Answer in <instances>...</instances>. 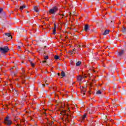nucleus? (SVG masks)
I'll return each instance as SVG.
<instances>
[{
    "instance_id": "69168bd1",
    "label": "nucleus",
    "mask_w": 126,
    "mask_h": 126,
    "mask_svg": "<svg viewBox=\"0 0 126 126\" xmlns=\"http://www.w3.org/2000/svg\"><path fill=\"white\" fill-rule=\"evenodd\" d=\"M119 88H121V87H119Z\"/></svg>"
},
{
    "instance_id": "5fc2aeb1",
    "label": "nucleus",
    "mask_w": 126,
    "mask_h": 126,
    "mask_svg": "<svg viewBox=\"0 0 126 126\" xmlns=\"http://www.w3.org/2000/svg\"><path fill=\"white\" fill-rule=\"evenodd\" d=\"M3 14H5V13L4 12H3Z\"/></svg>"
},
{
    "instance_id": "4d7b16f0",
    "label": "nucleus",
    "mask_w": 126,
    "mask_h": 126,
    "mask_svg": "<svg viewBox=\"0 0 126 126\" xmlns=\"http://www.w3.org/2000/svg\"><path fill=\"white\" fill-rule=\"evenodd\" d=\"M116 93H117V94L119 93V92H117Z\"/></svg>"
},
{
    "instance_id": "864d4df0",
    "label": "nucleus",
    "mask_w": 126,
    "mask_h": 126,
    "mask_svg": "<svg viewBox=\"0 0 126 126\" xmlns=\"http://www.w3.org/2000/svg\"><path fill=\"white\" fill-rule=\"evenodd\" d=\"M50 126H52V124H50Z\"/></svg>"
},
{
    "instance_id": "20e7f679",
    "label": "nucleus",
    "mask_w": 126,
    "mask_h": 126,
    "mask_svg": "<svg viewBox=\"0 0 126 126\" xmlns=\"http://www.w3.org/2000/svg\"><path fill=\"white\" fill-rule=\"evenodd\" d=\"M5 35L8 39H9V40H11V39H12V36L10 35V33H5Z\"/></svg>"
},
{
    "instance_id": "412c9836",
    "label": "nucleus",
    "mask_w": 126,
    "mask_h": 126,
    "mask_svg": "<svg viewBox=\"0 0 126 126\" xmlns=\"http://www.w3.org/2000/svg\"><path fill=\"white\" fill-rule=\"evenodd\" d=\"M14 94L15 95V96H18V94L17 93V92L16 91H15L14 92Z\"/></svg>"
},
{
    "instance_id": "a211bd4d",
    "label": "nucleus",
    "mask_w": 126,
    "mask_h": 126,
    "mask_svg": "<svg viewBox=\"0 0 126 126\" xmlns=\"http://www.w3.org/2000/svg\"><path fill=\"white\" fill-rule=\"evenodd\" d=\"M54 58L55 60H59V59H60V56L58 55H55Z\"/></svg>"
},
{
    "instance_id": "052dcab7",
    "label": "nucleus",
    "mask_w": 126,
    "mask_h": 126,
    "mask_svg": "<svg viewBox=\"0 0 126 126\" xmlns=\"http://www.w3.org/2000/svg\"><path fill=\"white\" fill-rule=\"evenodd\" d=\"M52 124H54V122H52Z\"/></svg>"
},
{
    "instance_id": "423d86ee",
    "label": "nucleus",
    "mask_w": 126,
    "mask_h": 126,
    "mask_svg": "<svg viewBox=\"0 0 126 126\" xmlns=\"http://www.w3.org/2000/svg\"><path fill=\"white\" fill-rule=\"evenodd\" d=\"M110 69L112 71V72L114 73L115 72L114 70H116L117 69V67H114V68H113V66L111 65L110 67Z\"/></svg>"
},
{
    "instance_id": "1a4fd4ad",
    "label": "nucleus",
    "mask_w": 126,
    "mask_h": 126,
    "mask_svg": "<svg viewBox=\"0 0 126 126\" xmlns=\"http://www.w3.org/2000/svg\"><path fill=\"white\" fill-rule=\"evenodd\" d=\"M69 117L70 118L71 116L68 115H67L66 121L67 123H70V119L69 118Z\"/></svg>"
},
{
    "instance_id": "774afa93",
    "label": "nucleus",
    "mask_w": 126,
    "mask_h": 126,
    "mask_svg": "<svg viewBox=\"0 0 126 126\" xmlns=\"http://www.w3.org/2000/svg\"><path fill=\"white\" fill-rule=\"evenodd\" d=\"M85 77H86V76H85Z\"/></svg>"
},
{
    "instance_id": "79ce46f5",
    "label": "nucleus",
    "mask_w": 126,
    "mask_h": 126,
    "mask_svg": "<svg viewBox=\"0 0 126 126\" xmlns=\"http://www.w3.org/2000/svg\"><path fill=\"white\" fill-rule=\"evenodd\" d=\"M119 81H120V82H121V83L123 82L121 81V79L119 80Z\"/></svg>"
},
{
    "instance_id": "ddd939ff",
    "label": "nucleus",
    "mask_w": 126,
    "mask_h": 126,
    "mask_svg": "<svg viewBox=\"0 0 126 126\" xmlns=\"http://www.w3.org/2000/svg\"><path fill=\"white\" fill-rule=\"evenodd\" d=\"M122 32L123 33H124V34H126V28L125 27H123V28H122Z\"/></svg>"
},
{
    "instance_id": "6e6d98bb",
    "label": "nucleus",
    "mask_w": 126,
    "mask_h": 126,
    "mask_svg": "<svg viewBox=\"0 0 126 126\" xmlns=\"http://www.w3.org/2000/svg\"><path fill=\"white\" fill-rule=\"evenodd\" d=\"M47 85H49V84H46Z\"/></svg>"
},
{
    "instance_id": "0eeeda50",
    "label": "nucleus",
    "mask_w": 126,
    "mask_h": 126,
    "mask_svg": "<svg viewBox=\"0 0 126 126\" xmlns=\"http://www.w3.org/2000/svg\"><path fill=\"white\" fill-rule=\"evenodd\" d=\"M124 53H125V51L122 49L121 51L118 53V57H122L124 55Z\"/></svg>"
},
{
    "instance_id": "3c124183",
    "label": "nucleus",
    "mask_w": 126,
    "mask_h": 126,
    "mask_svg": "<svg viewBox=\"0 0 126 126\" xmlns=\"http://www.w3.org/2000/svg\"><path fill=\"white\" fill-rule=\"evenodd\" d=\"M120 36H121V35H118V37H119V36L120 37Z\"/></svg>"
},
{
    "instance_id": "9b49d317",
    "label": "nucleus",
    "mask_w": 126,
    "mask_h": 126,
    "mask_svg": "<svg viewBox=\"0 0 126 126\" xmlns=\"http://www.w3.org/2000/svg\"><path fill=\"white\" fill-rule=\"evenodd\" d=\"M11 73L12 76H15V75H16V74L17 73V72L16 70L15 72H14V71H11Z\"/></svg>"
},
{
    "instance_id": "bb28decb",
    "label": "nucleus",
    "mask_w": 126,
    "mask_h": 126,
    "mask_svg": "<svg viewBox=\"0 0 126 126\" xmlns=\"http://www.w3.org/2000/svg\"><path fill=\"white\" fill-rule=\"evenodd\" d=\"M126 90H124V92H123L122 94H123V95H125V94H126Z\"/></svg>"
},
{
    "instance_id": "39448f33",
    "label": "nucleus",
    "mask_w": 126,
    "mask_h": 126,
    "mask_svg": "<svg viewBox=\"0 0 126 126\" xmlns=\"http://www.w3.org/2000/svg\"><path fill=\"white\" fill-rule=\"evenodd\" d=\"M33 9L34 11L37 12L38 14H39V6H35L33 7Z\"/></svg>"
},
{
    "instance_id": "f8f14e48",
    "label": "nucleus",
    "mask_w": 126,
    "mask_h": 126,
    "mask_svg": "<svg viewBox=\"0 0 126 126\" xmlns=\"http://www.w3.org/2000/svg\"><path fill=\"white\" fill-rule=\"evenodd\" d=\"M24 8H26V6L25 5H23V6H21L20 7V10H21V11L23 10Z\"/></svg>"
},
{
    "instance_id": "8fccbe9b",
    "label": "nucleus",
    "mask_w": 126,
    "mask_h": 126,
    "mask_svg": "<svg viewBox=\"0 0 126 126\" xmlns=\"http://www.w3.org/2000/svg\"><path fill=\"white\" fill-rule=\"evenodd\" d=\"M120 36H121V35H118V37H119V36L120 37Z\"/></svg>"
},
{
    "instance_id": "473e14b6",
    "label": "nucleus",
    "mask_w": 126,
    "mask_h": 126,
    "mask_svg": "<svg viewBox=\"0 0 126 126\" xmlns=\"http://www.w3.org/2000/svg\"><path fill=\"white\" fill-rule=\"evenodd\" d=\"M18 50H20L21 48L20 47V46H18Z\"/></svg>"
},
{
    "instance_id": "09e8293b",
    "label": "nucleus",
    "mask_w": 126,
    "mask_h": 126,
    "mask_svg": "<svg viewBox=\"0 0 126 126\" xmlns=\"http://www.w3.org/2000/svg\"><path fill=\"white\" fill-rule=\"evenodd\" d=\"M27 13H29V11H28L27 12Z\"/></svg>"
},
{
    "instance_id": "e2e57ef3",
    "label": "nucleus",
    "mask_w": 126,
    "mask_h": 126,
    "mask_svg": "<svg viewBox=\"0 0 126 126\" xmlns=\"http://www.w3.org/2000/svg\"><path fill=\"white\" fill-rule=\"evenodd\" d=\"M46 73H48V71H46Z\"/></svg>"
},
{
    "instance_id": "aec40b11",
    "label": "nucleus",
    "mask_w": 126,
    "mask_h": 126,
    "mask_svg": "<svg viewBox=\"0 0 126 126\" xmlns=\"http://www.w3.org/2000/svg\"><path fill=\"white\" fill-rule=\"evenodd\" d=\"M56 33H57V30H56V29H54L53 34L55 35V34H56Z\"/></svg>"
},
{
    "instance_id": "c03bdc74",
    "label": "nucleus",
    "mask_w": 126,
    "mask_h": 126,
    "mask_svg": "<svg viewBox=\"0 0 126 126\" xmlns=\"http://www.w3.org/2000/svg\"><path fill=\"white\" fill-rule=\"evenodd\" d=\"M45 83H47V80H45Z\"/></svg>"
},
{
    "instance_id": "2eb2a0df",
    "label": "nucleus",
    "mask_w": 126,
    "mask_h": 126,
    "mask_svg": "<svg viewBox=\"0 0 126 126\" xmlns=\"http://www.w3.org/2000/svg\"><path fill=\"white\" fill-rule=\"evenodd\" d=\"M75 52H76V49L74 48V49H73V50L70 52L71 55H72V54H75Z\"/></svg>"
},
{
    "instance_id": "dca6fc26",
    "label": "nucleus",
    "mask_w": 126,
    "mask_h": 126,
    "mask_svg": "<svg viewBox=\"0 0 126 126\" xmlns=\"http://www.w3.org/2000/svg\"><path fill=\"white\" fill-rule=\"evenodd\" d=\"M61 75L63 77H64L65 76V73H64L63 71H62Z\"/></svg>"
},
{
    "instance_id": "f257e3e1",
    "label": "nucleus",
    "mask_w": 126,
    "mask_h": 126,
    "mask_svg": "<svg viewBox=\"0 0 126 126\" xmlns=\"http://www.w3.org/2000/svg\"><path fill=\"white\" fill-rule=\"evenodd\" d=\"M9 51V48L7 46H4L3 47H0V51L2 54H6L7 52Z\"/></svg>"
},
{
    "instance_id": "393cba45",
    "label": "nucleus",
    "mask_w": 126,
    "mask_h": 126,
    "mask_svg": "<svg viewBox=\"0 0 126 126\" xmlns=\"http://www.w3.org/2000/svg\"><path fill=\"white\" fill-rule=\"evenodd\" d=\"M116 101L115 99L113 100H112V104H113V105H115V104H116Z\"/></svg>"
},
{
    "instance_id": "4c0bfd02",
    "label": "nucleus",
    "mask_w": 126,
    "mask_h": 126,
    "mask_svg": "<svg viewBox=\"0 0 126 126\" xmlns=\"http://www.w3.org/2000/svg\"><path fill=\"white\" fill-rule=\"evenodd\" d=\"M14 67H15L13 66L10 69H13V68H14Z\"/></svg>"
},
{
    "instance_id": "c9c22d12",
    "label": "nucleus",
    "mask_w": 126,
    "mask_h": 126,
    "mask_svg": "<svg viewBox=\"0 0 126 126\" xmlns=\"http://www.w3.org/2000/svg\"><path fill=\"white\" fill-rule=\"evenodd\" d=\"M42 86H43V87H45V86H46V85H45V84H42Z\"/></svg>"
},
{
    "instance_id": "e433bc0d",
    "label": "nucleus",
    "mask_w": 126,
    "mask_h": 126,
    "mask_svg": "<svg viewBox=\"0 0 126 126\" xmlns=\"http://www.w3.org/2000/svg\"><path fill=\"white\" fill-rule=\"evenodd\" d=\"M58 76H60V75H61V74H60V73H58Z\"/></svg>"
},
{
    "instance_id": "5701e85b",
    "label": "nucleus",
    "mask_w": 126,
    "mask_h": 126,
    "mask_svg": "<svg viewBox=\"0 0 126 126\" xmlns=\"http://www.w3.org/2000/svg\"><path fill=\"white\" fill-rule=\"evenodd\" d=\"M44 57L45 60H48V59H49V56H45V55H44Z\"/></svg>"
},
{
    "instance_id": "338daca9",
    "label": "nucleus",
    "mask_w": 126,
    "mask_h": 126,
    "mask_svg": "<svg viewBox=\"0 0 126 126\" xmlns=\"http://www.w3.org/2000/svg\"><path fill=\"white\" fill-rule=\"evenodd\" d=\"M90 113V114H91V113H90V112H89Z\"/></svg>"
},
{
    "instance_id": "680f3d73",
    "label": "nucleus",
    "mask_w": 126,
    "mask_h": 126,
    "mask_svg": "<svg viewBox=\"0 0 126 126\" xmlns=\"http://www.w3.org/2000/svg\"><path fill=\"white\" fill-rule=\"evenodd\" d=\"M21 58H22V56H21Z\"/></svg>"
},
{
    "instance_id": "a19ab883",
    "label": "nucleus",
    "mask_w": 126,
    "mask_h": 126,
    "mask_svg": "<svg viewBox=\"0 0 126 126\" xmlns=\"http://www.w3.org/2000/svg\"><path fill=\"white\" fill-rule=\"evenodd\" d=\"M12 1H16V0H11Z\"/></svg>"
},
{
    "instance_id": "4468645a",
    "label": "nucleus",
    "mask_w": 126,
    "mask_h": 126,
    "mask_svg": "<svg viewBox=\"0 0 126 126\" xmlns=\"http://www.w3.org/2000/svg\"><path fill=\"white\" fill-rule=\"evenodd\" d=\"M81 64V62L78 61L76 63V66H79Z\"/></svg>"
},
{
    "instance_id": "72a5a7b5",
    "label": "nucleus",
    "mask_w": 126,
    "mask_h": 126,
    "mask_svg": "<svg viewBox=\"0 0 126 126\" xmlns=\"http://www.w3.org/2000/svg\"><path fill=\"white\" fill-rule=\"evenodd\" d=\"M56 28H57V25L55 24L54 25V29H56Z\"/></svg>"
},
{
    "instance_id": "13d9d810",
    "label": "nucleus",
    "mask_w": 126,
    "mask_h": 126,
    "mask_svg": "<svg viewBox=\"0 0 126 126\" xmlns=\"http://www.w3.org/2000/svg\"><path fill=\"white\" fill-rule=\"evenodd\" d=\"M62 16H63V14L62 15Z\"/></svg>"
},
{
    "instance_id": "b1692460",
    "label": "nucleus",
    "mask_w": 126,
    "mask_h": 126,
    "mask_svg": "<svg viewBox=\"0 0 126 126\" xmlns=\"http://www.w3.org/2000/svg\"><path fill=\"white\" fill-rule=\"evenodd\" d=\"M102 92H100V90L98 91L96 93V94H101Z\"/></svg>"
},
{
    "instance_id": "58836bf2",
    "label": "nucleus",
    "mask_w": 126,
    "mask_h": 126,
    "mask_svg": "<svg viewBox=\"0 0 126 126\" xmlns=\"http://www.w3.org/2000/svg\"><path fill=\"white\" fill-rule=\"evenodd\" d=\"M84 92V95H85V91H83Z\"/></svg>"
},
{
    "instance_id": "c85d7f7f",
    "label": "nucleus",
    "mask_w": 126,
    "mask_h": 126,
    "mask_svg": "<svg viewBox=\"0 0 126 126\" xmlns=\"http://www.w3.org/2000/svg\"><path fill=\"white\" fill-rule=\"evenodd\" d=\"M103 22V21L102 20H100L98 21V23H102Z\"/></svg>"
},
{
    "instance_id": "ea45409f",
    "label": "nucleus",
    "mask_w": 126,
    "mask_h": 126,
    "mask_svg": "<svg viewBox=\"0 0 126 126\" xmlns=\"http://www.w3.org/2000/svg\"><path fill=\"white\" fill-rule=\"evenodd\" d=\"M117 88H118V87H115V88H114V89H117Z\"/></svg>"
},
{
    "instance_id": "c756f323",
    "label": "nucleus",
    "mask_w": 126,
    "mask_h": 126,
    "mask_svg": "<svg viewBox=\"0 0 126 126\" xmlns=\"http://www.w3.org/2000/svg\"><path fill=\"white\" fill-rule=\"evenodd\" d=\"M118 37H119V36H116V37H115V38H116L117 41H119V40Z\"/></svg>"
},
{
    "instance_id": "a18cd8bd",
    "label": "nucleus",
    "mask_w": 126,
    "mask_h": 126,
    "mask_svg": "<svg viewBox=\"0 0 126 126\" xmlns=\"http://www.w3.org/2000/svg\"><path fill=\"white\" fill-rule=\"evenodd\" d=\"M70 121H71V123H72V120L71 119H70Z\"/></svg>"
},
{
    "instance_id": "37998d69",
    "label": "nucleus",
    "mask_w": 126,
    "mask_h": 126,
    "mask_svg": "<svg viewBox=\"0 0 126 126\" xmlns=\"http://www.w3.org/2000/svg\"><path fill=\"white\" fill-rule=\"evenodd\" d=\"M73 14H75V12H73Z\"/></svg>"
},
{
    "instance_id": "9d476101",
    "label": "nucleus",
    "mask_w": 126,
    "mask_h": 126,
    "mask_svg": "<svg viewBox=\"0 0 126 126\" xmlns=\"http://www.w3.org/2000/svg\"><path fill=\"white\" fill-rule=\"evenodd\" d=\"M110 32V30H106L103 33H102V35H107V34H109V33Z\"/></svg>"
},
{
    "instance_id": "603ef678",
    "label": "nucleus",
    "mask_w": 126,
    "mask_h": 126,
    "mask_svg": "<svg viewBox=\"0 0 126 126\" xmlns=\"http://www.w3.org/2000/svg\"><path fill=\"white\" fill-rule=\"evenodd\" d=\"M71 14V13H69V15H70Z\"/></svg>"
},
{
    "instance_id": "a878e982",
    "label": "nucleus",
    "mask_w": 126,
    "mask_h": 126,
    "mask_svg": "<svg viewBox=\"0 0 126 126\" xmlns=\"http://www.w3.org/2000/svg\"><path fill=\"white\" fill-rule=\"evenodd\" d=\"M110 23H111L112 26H114V21H110Z\"/></svg>"
},
{
    "instance_id": "f704fd0d",
    "label": "nucleus",
    "mask_w": 126,
    "mask_h": 126,
    "mask_svg": "<svg viewBox=\"0 0 126 126\" xmlns=\"http://www.w3.org/2000/svg\"><path fill=\"white\" fill-rule=\"evenodd\" d=\"M42 63H47V61H42Z\"/></svg>"
},
{
    "instance_id": "7c9ffc66",
    "label": "nucleus",
    "mask_w": 126,
    "mask_h": 126,
    "mask_svg": "<svg viewBox=\"0 0 126 126\" xmlns=\"http://www.w3.org/2000/svg\"><path fill=\"white\" fill-rule=\"evenodd\" d=\"M77 47H79V48H80L81 47H84V45H78Z\"/></svg>"
},
{
    "instance_id": "4be33fe9",
    "label": "nucleus",
    "mask_w": 126,
    "mask_h": 126,
    "mask_svg": "<svg viewBox=\"0 0 126 126\" xmlns=\"http://www.w3.org/2000/svg\"><path fill=\"white\" fill-rule=\"evenodd\" d=\"M86 118V114H84L83 117H82V120H84Z\"/></svg>"
},
{
    "instance_id": "6e6552de",
    "label": "nucleus",
    "mask_w": 126,
    "mask_h": 126,
    "mask_svg": "<svg viewBox=\"0 0 126 126\" xmlns=\"http://www.w3.org/2000/svg\"><path fill=\"white\" fill-rule=\"evenodd\" d=\"M89 29V26H88V25H86L84 27V31L86 32H87V31H88Z\"/></svg>"
},
{
    "instance_id": "7ed1b4c3",
    "label": "nucleus",
    "mask_w": 126,
    "mask_h": 126,
    "mask_svg": "<svg viewBox=\"0 0 126 126\" xmlns=\"http://www.w3.org/2000/svg\"><path fill=\"white\" fill-rule=\"evenodd\" d=\"M4 124L6 125H7L8 126H10L11 124H12V122H11V121L9 120V117L8 116H6L4 120Z\"/></svg>"
},
{
    "instance_id": "de8ad7c7",
    "label": "nucleus",
    "mask_w": 126,
    "mask_h": 126,
    "mask_svg": "<svg viewBox=\"0 0 126 126\" xmlns=\"http://www.w3.org/2000/svg\"><path fill=\"white\" fill-rule=\"evenodd\" d=\"M115 101H116V102H117V101H118V99H115Z\"/></svg>"
},
{
    "instance_id": "49530a36",
    "label": "nucleus",
    "mask_w": 126,
    "mask_h": 126,
    "mask_svg": "<svg viewBox=\"0 0 126 126\" xmlns=\"http://www.w3.org/2000/svg\"><path fill=\"white\" fill-rule=\"evenodd\" d=\"M28 17L30 18V16L29 15H28Z\"/></svg>"
},
{
    "instance_id": "bf43d9fd",
    "label": "nucleus",
    "mask_w": 126,
    "mask_h": 126,
    "mask_svg": "<svg viewBox=\"0 0 126 126\" xmlns=\"http://www.w3.org/2000/svg\"><path fill=\"white\" fill-rule=\"evenodd\" d=\"M109 97H107V99H109Z\"/></svg>"
},
{
    "instance_id": "0e129e2a",
    "label": "nucleus",
    "mask_w": 126,
    "mask_h": 126,
    "mask_svg": "<svg viewBox=\"0 0 126 126\" xmlns=\"http://www.w3.org/2000/svg\"><path fill=\"white\" fill-rule=\"evenodd\" d=\"M23 83H24V82H23Z\"/></svg>"
},
{
    "instance_id": "2f4dec72",
    "label": "nucleus",
    "mask_w": 126,
    "mask_h": 126,
    "mask_svg": "<svg viewBox=\"0 0 126 126\" xmlns=\"http://www.w3.org/2000/svg\"><path fill=\"white\" fill-rule=\"evenodd\" d=\"M74 38H75L76 39H77V38H78V37H77V35H75L74 36Z\"/></svg>"
},
{
    "instance_id": "f03ea898",
    "label": "nucleus",
    "mask_w": 126,
    "mask_h": 126,
    "mask_svg": "<svg viewBox=\"0 0 126 126\" xmlns=\"http://www.w3.org/2000/svg\"><path fill=\"white\" fill-rule=\"evenodd\" d=\"M59 9H58V7L54 6L53 8L50 9L49 13L51 14H55L57 11H58Z\"/></svg>"
},
{
    "instance_id": "cd10ccee",
    "label": "nucleus",
    "mask_w": 126,
    "mask_h": 126,
    "mask_svg": "<svg viewBox=\"0 0 126 126\" xmlns=\"http://www.w3.org/2000/svg\"><path fill=\"white\" fill-rule=\"evenodd\" d=\"M2 10H3V9L1 8H0V13H1L2 12Z\"/></svg>"
},
{
    "instance_id": "6ab92c4d",
    "label": "nucleus",
    "mask_w": 126,
    "mask_h": 126,
    "mask_svg": "<svg viewBox=\"0 0 126 126\" xmlns=\"http://www.w3.org/2000/svg\"><path fill=\"white\" fill-rule=\"evenodd\" d=\"M30 62H31V64L32 65V67H34V66H35V64L34 63H32V62H31V60H30Z\"/></svg>"
},
{
    "instance_id": "f3484780",
    "label": "nucleus",
    "mask_w": 126,
    "mask_h": 126,
    "mask_svg": "<svg viewBox=\"0 0 126 126\" xmlns=\"http://www.w3.org/2000/svg\"><path fill=\"white\" fill-rule=\"evenodd\" d=\"M78 80H79V81H81V80H82V76H80L77 78Z\"/></svg>"
}]
</instances>
